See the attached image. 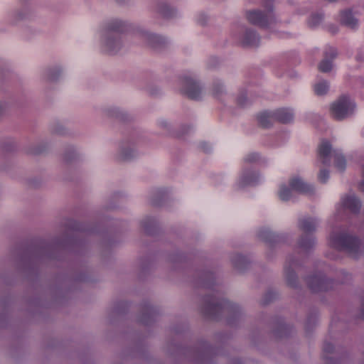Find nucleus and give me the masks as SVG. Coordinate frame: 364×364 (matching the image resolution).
Masks as SVG:
<instances>
[{
    "label": "nucleus",
    "instance_id": "1",
    "mask_svg": "<svg viewBox=\"0 0 364 364\" xmlns=\"http://www.w3.org/2000/svg\"><path fill=\"white\" fill-rule=\"evenodd\" d=\"M127 31L125 22L120 19H113L95 31L93 44L102 52L115 53L123 46L122 34Z\"/></svg>",
    "mask_w": 364,
    "mask_h": 364
},
{
    "label": "nucleus",
    "instance_id": "2",
    "mask_svg": "<svg viewBox=\"0 0 364 364\" xmlns=\"http://www.w3.org/2000/svg\"><path fill=\"white\" fill-rule=\"evenodd\" d=\"M333 161V166L338 171H343L346 168V160L339 151H332L331 145L326 140H323L318 147V163L328 165Z\"/></svg>",
    "mask_w": 364,
    "mask_h": 364
},
{
    "label": "nucleus",
    "instance_id": "3",
    "mask_svg": "<svg viewBox=\"0 0 364 364\" xmlns=\"http://www.w3.org/2000/svg\"><path fill=\"white\" fill-rule=\"evenodd\" d=\"M355 108L354 102L349 97L342 96L331 105L330 113L334 119L341 120L350 117Z\"/></svg>",
    "mask_w": 364,
    "mask_h": 364
},
{
    "label": "nucleus",
    "instance_id": "4",
    "mask_svg": "<svg viewBox=\"0 0 364 364\" xmlns=\"http://www.w3.org/2000/svg\"><path fill=\"white\" fill-rule=\"evenodd\" d=\"M330 244L336 249L344 250L355 256V253L360 249V241L350 235L332 236L330 239Z\"/></svg>",
    "mask_w": 364,
    "mask_h": 364
},
{
    "label": "nucleus",
    "instance_id": "5",
    "mask_svg": "<svg viewBox=\"0 0 364 364\" xmlns=\"http://www.w3.org/2000/svg\"><path fill=\"white\" fill-rule=\"evenodd\" d=\"M264 179L262 175L252 168H243L236 180L235 186L237 189L247 186H255L261 183Z\"/></svg>",
    "mask_w": 364,
    "mask_h": 364
},
{
    "label": "nucleus",
    "instance_id": "6",
    "mask_svg": "<svg viewBox=\"0 0 364 364\" xmlns=\"http://www.w3.org/2000/svg\"><path fill=\"white\" fill-rule=\"evenodd\" d=\"M181 91L191 99H198L202 94L200 82L193 77L184 76L179 80Z\"/></svg>",
    "mask_w": 364,
    "mask_h": 364
},
{
    "label": "nucleus",
    "instance_id": "7",
    "mask_svg": "<svg viewBox=\"0 0 364 364\" xmlns=\"http://www.w3.org/2000/svg\"><path fill=\"white\" fill-rule=\"evenodd\" d=\"M246 16L250 23L262 27H267L274 22V17L269 10L265 14L259 10L249 11Z\"/></svg>",
    "mask_w": 364,
    "mask_h": 364
},
{
    "label": "nucleus",
    "instance_id": "8",
    "mask_svg": "<svg viewBox=\"0 0 364 364\" xmlns=\"http://www.w3.org/2000/svg\"><path fill=\"white\" fill-rule=\"evenodd\" d=\"M233 36L239 43L245 46H254L258 42L257 34L251 30H248L245 27H239L236 28L232 33Z\"/></svg>",
    "mask_w": 364,
    "mask_h": 364
},
{
    "label": "nucleus",
    "instance_id": "9",
    "mask_svg": "<svg viewBox=\"0 0 364 364\" xmlns=\"http://www.w3.org/2000/svg\"><path fill=\"white\" fill-rule=\"evenodd\" d=\"M134 33L140 41L152 47H156L161 41L160 36L141 28H136Z\"/></svg>",
    "mask_w": 364,
    "mask_h": 364
},
{
    "label": "nucleus",
    "instance_id": "10",
    "mask_svg": "<svg viewBox=\"0 0 364 364\" xmlns=\"http://www.w3.org/2000/svg\"><path fill=\"white\" fill-rule=\"evenodd\" d=\"M358 13V11L355 8L353 9H343L340 11L338 19L345 26L350 28H355L358 23V20L356 17Z\"/></svg>",
    "mask_w": 364,
    "mask_h": 364
},
{
    "label": "nucleus",
    "instance_id": "11",
    "mask_svg": "<svg viewBox=\"0 0 364 364\" xmlns=\"http://www.w3.org/2000/svg\"><path fill=\"white\" fill-rule=\"evenodd\" d=\"M289 186L294 192L299 193H310L313 191L314 188L311 185L307 183L299 176H293L289 180Z\"/></svg>",
    "mask_w": 364,
    "mask_h": 364
},
{
    "label": "nucleus",
    "instance_id": "12",
    "mask_svg": "<svg viewBox=\"0 0 364 364\" xmlns=\"http://www.w3.org/2000/svg\"><path fill=\"white\" fill-rule=\"evenodd\" d=\"M337 55L336 49L330 47L325 52V58L319 64L318 68L321 72L327 73L332 70V60Z\"/></svg>",
    "mask_w": 364,
    "mask_h": 364
},
{
    "label": "nucleus",
    "instance_id": "13",
    "mask_svg": "<svg viewBox=\"0 0 364 364\" xmlns=\"http://www.w3.org/2000/svg\"><path fill=\"white\" fill-rule=\"evenodd\" d=\"M342 205L352 212H357L360 208L359 200L354 195H349L342 198Z\"/></svg>",
    "mask_w": 364,
    "mask_h": 364
},
{
    "label": "nucleus",
    "instance_id": "14",
    "mask_svg": "<svg viewBox=\"0 0 364 364\" xmlns=\"http://www.w3.org/2000/svg\"><path fill=\"white\" fill-rule=\"evenodd\" d=\"M275 119L282 123H287L293 119V112L289 109L282 108L274 112Z\"/></svg>",
    "mask_w": 364,
    "mask_h": 364
},
{
    "label": "nucleus",
    "instance_id": "15",
    "mask_svg": "<svg viewBox=\"0 0 364 364\" xmlns=\"http://www.w3.org/2000/svg\"><path fill=\"white\" fill-rule=\"evenodd\" d=\"M294 191L291 190V188L289 186V182L288 183H282L278 190V196L279 198L282 200H288L293 196Z\"/></svg>",
    "mask_w": 364,
    "mask_h": 364
},
{
    "label": "nucleus",
    "instance_id": "16",
    "mask_svg": "<svg viewBox=\"0 0 364 364\" xmlns=\"http://www.w3.org/2000/svg\"><path fill=\"white\" fill-rule=\"evenodd\" d=\"M257 118L259 124L264 127H267L269 125H270L271 123L274 121V119H276L274 117V112H262L258 115Z\"/></svg>",
    "mask_w": 364,
    "mask_h": 364
},
{
    "label": "nucleus",
    "instance_id": "17",
    "mask_svg": "<svg viewBox=\"0 0 364 364\" xmlns=\"http://www.w3.org/2000/svg\"><path fill=\"white\" fill-rule=\"evenodd\" d=\"M135 152L134 146H131L128 144H123L119 149V157L122 159H128L131 158Z\"/></svg>",
    "mask_w": 364,
    "mask_h": 364
},
{
    "label": "nucleus",
    "instance_id": "18",
    "mask_svg": "<svg viewBox=\"0 0 364 364\" xmlns=\"http://www.w3.org/2000/svg\"><path fill=\"white\" fill-rule=\"evenodd\" d=\"M329 88V85L326 81L321 80L314 85V92L318 95L326 94Z\"/></svg>",
    "mask_w": 364,
    "mask_h": 364
},
{
    "label": "nucleus",
    "instance_id": "19",
    "mask_svg": "<svg viewBox=\"0 0 364 364\" xmlns=\"http://www.w3.org/2000/svg\"><path fill=\"white\" fill-rule=\"evenodd\" d=\"M301 228L305 231H311L316 226V223L312 218H306L301 221Z\"/></svg>",
    "mask_w": 364,
    "mask_h": 364
},
{
    "label": "nucleus",
    "instance_id": "20",
    "mask_svg": "<svg viewBox=\"0 0 364 364\" xmlns=\"http://www.w3.org/2000/svg\"><path fill=\"white\" fill-rule=\"evenodd\" d=\"M323 19V16L321 14L312 15L309 19V24L311 26H317Z\"/></svg>",
    "mask_w": 364,
    "mask_h": 364
},
{
    "label": "nucleus",
    "instance_id": "21",
    "mask_svg": "<svg viewBox=\"0 0 364 364\" xmlns=\"http://www.w3.org/2000/svg\"><path fill=\"white\" fill-rule=\"evenodd\" d=\"M259 156L257 153H250L244 157V161L247 163H253L258 161Z\"/></svg>",
    "mask_w": 364,
    "mask_h": 364
},
{
    "label": "nucleus",
    "instance_id": "22",
    "mask_svg": "<svg viewBox=\"0 0 364 364\" xmlns=\"http://www.w3.org/2000/svg\"><path fill=\"white\" fill-rule=\"evenodd\" d=\"M318 180L321 183H326L329 178V172L326 169H321L318 173Z\"/></svg>",
    "mask_w": 364,
    "mask_h": 364
},
{
    "label": "nucleus",
    "instance_id": "23",
    "mask_svg": "<svg viewBox=\"0 0 364 364\" xmlns=\"http://www.w3.org/2000/svg\"><path fill=\"white\" fill-rule=\"evenodd\" d=\"M314 243L312 239H309L308 242L302 241L301 245L304 247H309Z\"/></svg>",
    "mask_w": 364,
    "mask_h": 364
},
{
    "label": "nucleus",
    "instance_id": "24",
    "mask_svg": "<svg viewBox=\"0 0 364 364\" xmlns=\"http://www.w3.org/2000/svg\"><path fill=\"white\" fill-rule=\"evenodd\" d=\"M357 84L359 87L364 88V76L359 77L357 79Z\"/></svg>",
    "mask_w": 364,
    "mask_h": 364
},
{
    "label": "nucleus",
    "instance_id": "25",
    "mask_svg": "<svg viewBox=\"0 0 364 364\" xmlns=\"http://www.w3.org/2000/svg\"><path fill=\"white\" fill-rule=\"evenodd\" d=\"M363 179L362 180V181L360 182V185H359V189L364 192V166L363 167Z\"/></svg>",
    "mask_w": 364,
    "mask_h": 364
},
{
    "label": "nucleus",
    "instance_id": "26",
    "mask_svg": "<svg viewBox=\"0 0 364 364\" xmlns=\"http://www.w3.org/2000/svg\"><path fill=\"white\" fill-rule=\"evenodd\" d=\"M6 108V103L0 100V114Z\"/></svg>",
    "mask_w": 364,
    "mask_h": 364
},
{
    "label": "nucleus",
    "instance_id": "27",
    "mask_svg": "<svg viewBox=\"0 0 364 364\" xmlns=\"http://www.w3.org/2000/svg\"><path fill=\"white\" fill-rule=\"evenodd\" d=\"M219 90H218L217 87H214L213 88V92H214V94L215 95H217L218 92H219Z\"/></svg>",
    "mask_w": 364,
    "mask_h": 364
},
{
    "label": "nucleus",
    "instance_id": "28",
    "mask_svg": "<svg viewBox=\"0 0 364 364\" xmlns=\"http://www.w3.org/2000/svg\"><path fill=\"white\" fill-rule=\"evenodd\" d=\"M50 77L51 79H55V77L53 76V74H50Z\"/></svg>",
    "mask_w": 364,
    "mask_h": 364
},
{
    "label": "nucleus",
    "instance_id": "29",
    "mask_svg": "<svg viewBox=\"0 0 364 364\" xmlns=\"http://www.w3.org/2000/svg\"><path fill=\"white\" fill-rule=\"evenodd\" d=\"M219 86H220V89L222 90L223 85H219Z\"/></svg>",
    "mask_w": 364,
    "mask_h": 364
}]
</instances>
